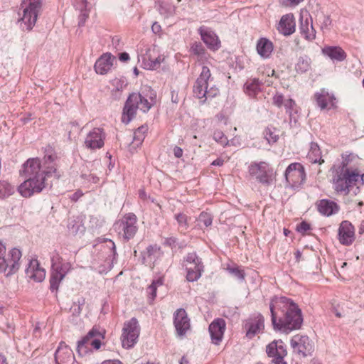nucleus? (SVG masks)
Returning a JSON list of instances; mask_svg holds the SVG:
<instances>
[{
    "label": "nucleus",
    "mask_w": 364,
    "mask_h": 364,
    "mask_svg": "<svg viewBox=\"0 0 364 364\" xmlns=\"http://www.w3.org/2000/svg\"><path fill=\"white\" fill-rule=\"evenodd\" d=\"M273 328L282 333H289L301 328L303 316L299 306L285 296H274L269 304Z\"/></svg>",
    "instance_id": "obj_1"
},
{
    "label": "nucleus",
    "mask_w": 364,
    "mask_h": 364,
    "mask_svg": "<svg viewBox=\"0 0 364 364\" xmlns=\"http://www.w3.org/2000/svg\"><path fill=\"white\" fill-rule=\"evenodd\" d=\"M330 171L332 176L331 181L335 192L345 196L349 194L350 188L356 184L360 176L358 169L348 168L346 161L333 165Z\"/></svg>",
    "instance_id": "obj_2"
},
{
    "label": "nucleus",
    "mask_w": 364,
    "mask_h": 364,
    "mask_svg": "<svg viewBox=\"0 0 364 364\" xmlns=\"http://www.w3.org/2000/svg\"><path fill=\"white\" fill-rule=\"evenodd\" d=\"M151 105L147 99L140 93L132 92L127 99L123 107L122 122L126 124L135 117L136 111L140 109L142 112H148Z\"/></svg>",
    "instance_id": "obj_3"
},
{
    "label": "nucleus",
    "mask_w": 364,
    "mask_h": 364,
    "mask_svg": "<svg viewBox=\"0 0 364 364\" xmlns=\"http://www.w3.org/2000/svg\"><path fill=\"white\" fill-rule=\"evenodd\" d=\"M21 252L17 248H12L6 252V247L0 242V272H6V275L16 273L20 268Z\"/></svg>",
    "instance_id": "obj_4"
},
{
    "label": "nucleus",
    "mask_w": 364,
    "mask_h": 364,
    "mask_svg": "<svg viewBox=\"0 0 364 364\" xmlns=\"http://www.w3.org/2000/svg\"><path fill=\"white\" fill-rule=\"evenodd\" d=\"M105 331L99 326H94L92 328L81 340L77 341V351L80 355H83L92 349L98 350L105 338Z\"/></svg>",
    "instance_id": "obj_5"
},
{
    "label": "nucleus",
    "mask_w": 364,
    "mask_h": 364,
    "mask_svg": "<svg viewBox=\"0 0 364 364\" xmlns=\"http://www.w3.org/2000/svg\"><path fill=\"white\" fill-rule=\"evenodd\" d=\"M53 173L56 179H59L61 176L57 168L54 166H48L46 169L41 170V161L38 157L28 159L23 164L20 170V176L24 178L37 176V175H46L50 177Z\"/></svg>",
    "instance_id": "obj_6"
},
{
    "label": "nucleus",
    "mask_w": 364,
    "mask_h": 364,
    "mask_svg": "<svg viewBox=\"0 0 364 364\" xmlns=\"http://www.w3.org/2000/svg\"><path fill=\"white\" fill-rule=\"evenodd\" d=\"M21 7L23 15L18 20L20 26L23 30L31 31L36 23L41 0H23Z\"/></svg>",
    "instance_id": "obj_7"
},
{
    "label": "nucleus",
    "mask_w": 364,
    "mask_h": 364,
    "mask_svg": "<svg viewBox=\"0 0 364 364\" xmlns=\"http://www.w3.org/2000/svg\"><path fill=\"white\" fill-rule=\"evenodd\" d=\"M137 218L133 213H126L122 219L115 222L114 227L119 235H122L123 240L128 242L132 239L137 230Z\"/></svg>",
    "instance_id": "obj_8"
},
{
    "label": "nucleus",
    "mask_w": 364,
    "mask_h": 364,
    "mask_svg": "<svg viewBox=\"0 0 364 364\" xmlns=\"http://www.w3.org/2000/svg\"><path fill=\"white\" fill-rule=\"evenodd\" d=\"M248 172L257 182L266 186L272 184L274 180L273 169L265 161L251 163L248 167Z\"/></svg>",
    "instance_id": "obj_9"
},
{
    "label": "nucleus",
    "mask_w": 364,
    "mask_h": 364,
    "mask_svg": "<svg viewBox=\"0 0 364 364\" xmlns=\"http://www.w3.org/2000/svg\"><path fill=\"white\" fill-rule=\"evenodd\" d=\"M47 177L46 175H37L25 178L26 180L18 188V192L24 198L41 193L46 188Z\"/></svg>",
    "instance_id": "obj_10"
},
{
    "label": "nucleus",
    "mask_w": 364,
    "mask_h": 364,
    "mask_svg": "<svg viewBox=\"0 0 364 364\" xmlns=\"http://www.w3.org/2000/svg\"><path fill=\"white\" fill-rule=\"evenodd\" d=\"M211 76L210 70L207 66H203L199 77L196 79L193 85V92L194 95L201 100V102L204 103L208 97H213L217 95L215 90L208 91V81Z\"/></svg>",
    "instance_id": "obj_11"
},
{
    "label": "nucleus",
    "mask_w": 364,
    "mask_h": 364,
    "mask_svg": "<svg viewBox=\"0 0 364 364\" xmlns=\"http://www.w3.org/2000/svg\"><path fill=\"white\" fill-rule=\"evenodd\" d=\"M186 270V279L190 282L198 281L204 272L202 259L196 252H189L184 258Z\"/></svg>",
    "instance_id": "obj_12"
},
{
    "label": "nucleus",
    "mask_w": 364,
    "mask_h": 364,
    "mask_svg": "<svg viewBox=\"0 0 364 364\" xmlns=\"http://www.w3.org/2000/svg\"><path fill=\"white\" fill-rule=\"evenodd\" d=\"M139 333L140 328L136 318H132L124 323L121 337L122 346L125 348H132L137 342Z\"/></svg>",
    "instance_id": "obj_13"
},
{
    "label": "nucleus",
    "mask_w": 364,
    "mask_h": 364,
    "mask_svg": "<svg viewBox=\"0 0 364 364\" xmlns=\"http://www.w3.org/2000/svg\"><path fill=\"white\" fill-rule=\"evenodd\" d=\"M293 353L299 358H306L314 351V343L307 336H294L290 341Z\"/></svg>",
    "instance_id": "obj_14"
},
{
    "label": "nucleus",
    "mask_w": 364,
    "mask_h": 364,
    "mask_svg": "<svg viewBox=\"0 0 364 364\" xmlns=\"http://www.w3.org/2000/svg\"><path fill=\"white\" fill-rule=\"evenodd\" d=\"M284 177L287 183L291 186L301 185L306 179L304 167L300 163H292L287 168Z\"/></svg>",
    "instance_id": "obj_15"
},
{
    "label": "nucleus",
    "mask_w": 364,
    "mask_h": 364,
    "mask_svg": "<svg viewBox=\"0 0 364 364\" xmlns=\"http://www.w3.org/2000/svg\"><path fill=\"white\" fill-rule=\"evenodd\" d=\"M266 353L272 358V364H287L284 358L287 355V351L284 342L282 340L273 341L266 347Z\"/></svg>",
    "instance_id": "obj_16"
},
{
    "label": "nucleus",
    "mask_w": 364,
    "mask_h": 364,
    "mask_svg": "<svg viewBox=\"0 0 364 364\" xmlns=\"http://www.w3.org/2000/svg\"><path fill=\"white\" fill-rule=\"evenodd\" d=\"M264 316L258 313L246 320L244 328L246 330V336L252 339L264 328Z\"/></svg>",
    "instance_id": "obj_17"
},
{
    "label": "nucleus",
    "mask_w": 364,
    "mask_h": 364,
    "mask_svg": "<svg viewBox=\"0 0 364 364\" xmlns=\"http://www.w3.org/2000/svg\"><path fill=\"white\" fill-rule=\"evenodd\" d=\"M338 239L343 245L349 246L355 241V228L352 223L348 220L341 223L338 231Z\"/></svg>",
    "instance_id": "obj_18"
},
{
    "label": "nucleus",
    "mask_w": 364,
    "mask_h": 364,
    "mask_svg": "<svg viewBox=\"0 0 364 364\" xmlns=\"http://www.w3.org/2000/svg\"><path fill=\"white\" fill-rule=\"evenodd\" d=\"M198 31L202 41L210 50L216 51L220 49V41L213 31L205 26H200Z\"/></svg>",
    "instance_id": "obj_19"
},
{
    "label": "nucleus",
    "mask_w": 364,
    "mask_h": 364,
    "mask_svg": "<svg viewBox=\"0 0 364 364\" xmlns=\"http://www.w3.org/2000/svg\"><path fill=\"white\" fill-rule=\"evenodd\" d=\"M105 138L103 129L95 127L87 134L85 146L90 149H101L104 146Z\"/></svg>",
    "instance_id": "obj_20"
},
{
    "label": "nucleus",
    "mask_w": 364,
    "mask_h": 364,
    "mask_svg": "<svg viewBox=\"0 0 364 364\" xmlns=\"http://www.w3.org/2000/svg\"><path fill=\"white\" fill-rule=\"evenodd\" d=\"M56 364H79L76 360L74 353L64 342H60L55 353Z\"/></svg>",
    "instance_id": "obj_21"
},
{
    "label": "nucleus",
    "mask_w": 364,
    "mask_h": 364,
    "mask_svg": "<svg viewBox=\"0 0 364 364\" xmlns=\"http://www.w3.org/2000/svg\"><path fill=\"white\" fill-rule=\"evenodd\" d=\"M173 323L177 333L182 336L190 328V319L183 309H178L173 315Z\"/></svg>",
    "instance_id": "obj_22"
},
{
    "label": "nucleus",
    "mask_w": 364,
    "mask_h": 364,
    "mask_svg": "<svg viewBox=\"0 0 364 364\" xmlns=\"http://www.w3.org/2000/svg\"><path fill=\"white\" fill-rule=\"evenodd\" d=\"M226 323L223 318L215 319L209 326V333L212 343L218 345L223 337Z\"/></svg>",
    "instance_id": "obj_23"
},
{
    "label": "nucleus",
    "mask_w": 364,
    "mask_h": 364,
    "mask_svg": "<svg viewBox=\"0 0 364 364\" xmlns=\"http://www.w3.org/2000/svg\"><path fill=\"white\" fill-rule=\"evenodd\" d=\"M296 22L292 14H285L282 16L277 29L279 33L288 36L295 32Z\"/></svg>",
    "instance_id": "obj_24"
},
{
    "label": "nucleus",
    "mask_w": 364,
    "mask_h": 364,
    "mask_svg": "<svg viewBox=\"0 0 364 364\" xmlns=\"http://www.w3.org/2000/svg\"><path fill=\"white\" fill-rule=\"evenodd\" d=\"M26 276L35 282H41L46 277V272L41 267L37 259H31L26 269Z\"/></svg>",
    "instance_id": "obj_25"
},
{
    "label": "nucleus",
    "mask_w": 364,
    "mask_h": 364,
    "mask_svg": "<svg viewBox=\"0 0 364 364\" xmlns=\"http://www.w3.org/2000/svg\"><path fill=\"white\" fill-rule=\"evenodd\" d=\"M114 57L107 53L102 55L95 62L94 68L97 74L105 75L112 67Z\"/></svg>",
    "instance_id": "obj_26"
},
{
    "label": "nucleus",
    "mask_w": 364,
    "mask_h": 364,
    "mask_svg": "<svg viewBox=\"0 0 364 364\" xmlns=\"http://www.w3.org/2000/svg\"><path fill=\"white\" fill-rule=\"evenodd\" d=\"M299 31L301 35L307 41H311L316 38V31L314 28L311 17L301 16Z\"/></svg>",
    "instance_id": "obj_27"
},
{
    "label": "nucleus",
    "mask_w": 364,
    "mask_h": 364,
    "mask_svg": "<svg viewBox=\"0 0 364 364\" xmlns=\"http://www.w3.org/2000/svg\"><path fill=\"white\" fill-rule=\"evenodd\" d=\"M318 211L323 215L331 216L339 210V205L334 201L322 199L316 203Z\"/></svg>",
    "instance_id": "obj_28"
},
{
    "label": "nucleus",
    "mask_w": 364,
    "mask_h": 364,
    "mask_svg": "<svg viewBox=\"0 0 364 364\" xmlns=\"http://www.w3.org/2000/svg\"><path fill=\"white\" fill-rule=\"evenodd\" d=\"M263 83L258 78L248 79L243 86L244 92L250 97L255 98L261 92Z\"/></svg>",
    "instance_id": "obj_29"
},
{
    "label": "nucleus",
    "mask_w": 364,
    "mask_h": 364,
    "mask_svg": "<svg viewBox=\"0 0 364 364\" xmlns=\"http://www.w3.org/2000/svg\"><path fill=\"white\" fill-rule=\"evenodd\" d=\"M190 53L196 56L197 60L204 63L210 58V55L206 51L200 42L196 41L191 46Z\"/></svg>",
    "instance_id": "obj_30"
},
{
    "label": "nucleus",
    "mask_w": 364,
    "mask_h": 364,
    "mask_svg": "<svg viewBox=\"0 0 364 364\" xmlns=\"http://www.w3.org/2000/svg\"><path fill=\"white\" fill-rule=\"evenodd\" d=\"M323 53L328 56L331 60L343 61L346 58L345 51L338 46H328L323 48Z\"/></svg>",
    "instance_id": "obj_31"
},
{
    "label": "nucleus",
    "mask_w": 364,
    "mask_h": 364,
    "mask_svg": "<svg viewBox=\"0 0 364 364\" xmlns=\"http://www.w3.org/2000/svg\"><path fill=\"white\" fill-rule=\"evenodd\" d=\"M257 50L262 57L268 58L273 50V44L267 38H261L257 41Z\"/></svg>",
    "instance_id": "obj_32"
},
{
    "label": "nucleus",
    "mask_w": 364,
    "mask_h": 364,
    "mask_svg": "<svg viewBox=\"0 0 364 364\" xmlns=\"http://www.w3.org/2000/svg\"><path fill=\"white\" fill-rule=\"evenodd\" d=\"M74 6L77 10L80 11L79 15V26H84L87 18L89 16V11L87 9V1L86 0H75Z\"/></svg>",
    "instance_id": "obj_33"
},
{
    "label": "nucleus",
    "mask_w": 364,
    "mask_h": 364,
    "mask_svg": "<svg viewBox=\"0 0 364 364\" xmlns=\"http://www.w3.org/2000/svg\"><path fill=\"white\" fill-rule=\"evenodd\" d=\"M307 158L309 161L313 164L318 163L319 164H321L324 162V160L322 159L321 151L317 143H311Z\"/></svg>",
    "instance_id": "obj_34"
},
{
    "label": "nucleus",
    "mask_w": 364,
    "mask_h": 364,
    "mask_svg": "<svg viewBox=\"0 0 364 364\" xmlns=\"http://www.w3.org/2000/svg\"><path fill=\"white\" fill-rule=\"evenodd\" d=\"M68 228L70 234L75 235L77 234H82L85 228L83 225L82 221L79 218L69 220L68 223Z\"/></svg>",
    "instance_id": "obj_35"
},
{
    "label": "nucleus",
    "mask_w": 364,
    "mask_h": 364,
    "mask_svg": "<svg viewBox=\"0 0 364 364\" xmlns=\"http://www.w3.org/2000/svg\"><path fill=\"white\" fill-rule=\"evenodd\" d=\"M311 60L308 55L300 56L295 65L297 73H304L311 69Z\"/></svg>",
    "instance_id": "obj_36"
},
{
    "label": "nucleus",
    "mask_w": 364,
    "mask_h": 364,
    "mask_svg": "<svg viewBox=\"0 0 364 364\" xmlns=\"http://www.w3.org/2000/svg\"><path fill=\"white\" fill-rule=\"evenodd\" d=\"M174 218L177 221L178 228L181 232L186 231L189 228L188 220L190 218L183 213L175 215Z\"/></svg>",
    "instance_id": "obj_37"
},
{
    "label": "nucleus",
    "mask_w": 364,
    "mask_h": 364,
    "mask_svg": "<svg viewBox=\"0 0 364 364\" xmlns=\"http://www.w3.org/2000/svg\"><path fill=\"white\" fill-rule=\"evenodd\" d=\"M164 279L161 277L152 281L151 284L148 287L146 291L151 299V301L154 300L156 296L157 287L163 284Z\"/></svg>",
    "instance_id": "obj_38"
},
{
    "label": "nucleus",
    "mask_w": 364,
    "mask_h": 364,
    "mask_svg": "<svg viewBox=\"0 0 364 364\" xmlns=\"http://www.w3.org/2000/svg\"><path fill=\"white\" fill-rule=\"evenodd\" d=\"M57 156L55 153H53L52 149L48 147V149H46V154L43 158V167L46 169V167L49 166H54L56 168V165L55 164V160L57 159Z\"/></svg>",
    "instance_id": "obj_39"
},
{
    "label": "nucleus",
    "mask_w": 364,
    "mask_h": 364,
    "mask_svg": "<svg viewBox=\"0 0 364 364\" xmlns=\"http://www.w3.org/2000/svg\"><path fill=\"white\" fill-rule=\"evenodd\" d=\"M64 279L60 273H56L52 270L50 277V289L51 291H55L58 289L60 282Z\"/></svg>",
    "instance_id": "obj_40"
},
{
    "label": "nucleus",
    "mask_w": 364,
    "mask_h": 364,
    "mask_svg": "<svg viewBox=\"0 0 364 364\" xmlns=\"http://www.w3.org/2000/svg\"><path fill=\"white\" fill-rule=\"evenodd\" d=\"M14 187L6 181H0V198H5L12 195Z\"/></svg>",
    "instance_id": "obj_41"
},
{
    "label": "nucleus",
    "mask_w": 364,
    "mask_h": 364,
    "mask_svg": "<svg viewBox=\"0 0 364 364\" xmlns=\"http://www.w3.org/2000/svg\"><path fill=\"white\" fill-rule=\"evenodd\" d=\"M328 98V94L324 90H321V92H316L315 94V99L316 103L318 106L320 107L321 109H325L327 107V100Z\"/></svg>",
    "instance_id": "obj_42"
},
{
    "label": "nucleus",
    "mask_w": 364,
    "mask_h": 364,
    "mask_svg": "<svg viewBox=\"0 0 364 364\" xmlns=\"http://www.w3.org/2000/svg\"><path fill=\"white\" fill-rule=\"evenodd\" d=\"M144 65L149 70H155L158 68L161 64V59L159 57L155 59H151L150 57L144 58Z\"/></svg>",
    "instance_id": "obj_43"
},
{
    "label": "nucleus",
    "mask_w": 364,
    "mask_h": 364,
    "mask_svg": "<svg viewBox=\"0 0 364 364\" xmlns=\"http://www.w3.org/2000/svg\"><path fill=\"white\" fill-rule=\"evenodd\" d=\"M147 130L148 127L146 126L139 127L134 133V141L141 144L145 137V133L147 132Z\"/></svg>",
    "instance_id": "obj_44"
},
{
    "label": "nucleus",
    "mask_w": 364,
    "mask_h": 364,
    "mask_svg": "<svg viewBox=\"0 0 364 364\" xmlns=\"http://www.w3.org/2000/svg\"><path fill=\"white\" fill-rule=\"evenodd\" d=\"M214 140L222 145L225 146L228 144V139L224 133L220 130H215L213 133Z\"/></svg>",
    "instance_id": "obj_45"
},
{
    "label": "nucleus",
    "mask_w": 364,
    "mask_h": 364,
    "mask_svg": "<svg viewBox=\"0 0 364 364\" xmlns=\"http://www.w3.org/2000/svg\"><path fill=\"white\" fill-rule=\"evenodd\" d=\"M71 268V264L69 262L60 263L56 267H55L52 270L56 273H60V274L63 275V277H65L67 273Z\"/></svg>",
    "instance_id": "obj_46"
},
{
    "label": "nucleus",
    "mask_w": 364,
    "mask_h": 364,
    "mask_svg": "<svg viewBox=\"0 0 364 364\" xmlns=\"http://www.w3.org/2000/svg\"><path fill=\"white\" fill-rule=\"evenodd\" d=\"M228 271L235 277L240 281H243L245 277V273L244 270L239 269L237 267H228Z\"/></svg>",
    "instance_id": "obj_47"
},
{
    "label": "nucleus",
    "mask_w": 364,
    "mask_h": 364,
    "mask_svg": "<svg viewBox=\"0 0 364 364\" xmlns=\"http://www.w3.org/2000/svg\"><path fill=\"white\" fill-rule=\"evenodd\" d=\"M198 221L199 223H203L205 227H209L212 224L213 218L209 213L202 212L199 215Z\"/></svg>",
    "instance_id": "obj_48"
},
{
    "label": "nucleus",
    "mask_w": 364,
    "mask_h": 364,
    "mask_svg": "<svg viewBox=\"0 0 364 364\" xmlns=\"http://www.w3.org/2000/svg\"><path fill=\"white\" fill-rule=\"evenodd\" d=\"M285 102L284 95L282 93L277 92L273 98H272V103L276 107L280 108L282 105H284Z\"/></svg>",
    "instance_id": "obj_49"
},
{
    "label": "nucleus",
    "mask_w": 364,
    "mask_h": 364,
    "mask_svg": "<svg viewBox=\"0 0 364 364\" xmlns=\"http://www.w3.org/2000/svg\"><path fill=\"white\" fill-rule=\"evenodd\" d=\"M265 139L269 143L276 142L278 139V135L275 134L274 132L269 128H267L264 132Z\"/></svg>",
    "instance_id": "obj_50"
},
{
    "label": "nucleus",
    "mask_w": 364,
    "mask_h": 364,
    "mask_svg": "<svg viewBox=\"0 0 364 364\" xmlns=\"http://www.w3.org/2000/svg\"><path fill=\"white\" fill-rule=\"evenodd\" d=\"M113 84L116 85V89L112 91V95H117V94H120V92L122 91L124 87L126 85L124 84V81L119 79L114 80Z\"/></svg>",
    "instance_id": "obj_51"
},
{
    "label": "nucleus",
    "mask_w": 364,
    "mask_h": 364,
    "mask_svg": "<svg viewBox=\"0 0 364 364\" xmlns=\"http://www.w3.org/2000/svg\"><path fill=\"white\" fill-rule=\"evenodd\" d=\"M284 106L286 109V112L291 117L292 115V112L294 110V107L296 106V102L291 98H289L285 100Z\"/></svg>",
    "instance_id": "obj_52"
},
{
    "label": "nucleus",
    "mask_w": 364,
    "mask_h": 364,
    "mask_svg": "<svg viewBox=\"0 0 364 364\" xmlns=\"http://www.w3.org/2000/svg\"><path fill=\"white\" fill-rule=\"evenodd\" d=\"M62 262V257L57 251H54L51 256L52 269Z\"/></svg>",
    "instance_id": "obj_53"
},
{
    "label": "nucleus",
    "mask_w": 364,
    "mask_h": 364,
    "mask_svg": "<svg viewBox=\"0 0 364 364\" xmlns=\"http://www.w3.org/2000/svg\"><path fill=\"white\" fill-rule=\"evenodd\" d=\"M310 229H311L310 225L305 221H302L301 223H299L296 226V230L299 232H301L302 234H304L307 230H309Z\"/></svg>",
    "instance_id": "obj_54"
},
{
    "label": "nucleus",
    "mask_w": 364,
    "mask_h": 364,
    "mask_svg": "<svg viewBox=\"0 0 364 364\" xmlns=\"http://www.w3.org/2000/svg\"><path fill=\"white\" fill-rule=\"evenodd\" d=\"M321 18H323V21L321 22V28L322 29L323 28H328V26L331 25V20L330 18V17L328 16H325L323 14H322V16H321Z\"/></svg>",
    "instance_id": "obj_55"
},
{
    "label": "nucleus",
    "mask_w": 364,
    "mask_h": 364,
    "mask_svg": "<svg viewBox=\"0 0 364 364\" xmlns=\"http://www.w3.org/2000/svg\"><path fill=\"white\" fill-rule=\"evenodd\" d=\"M159 248L155 245H149L146 248V254L148 257L154 255Z\"/></svg>",
    "instance_id": "obj_56"
},
{
    "label": "nucleus",
    "mask_w": 364,
    "mask_h": 364,
    "mask_svg": "<svg viewBox=\"0 0 364 364\" xmlns=\"http://www.w3.org/2000/svg\"><path fill=\"white\" fill-rule=\"evenodd\" d=\"M173 151L174 156L176 158H181L183 156V149L179 146H176L173 148Z\"/></svg>",
    "instance_id": "obj_57"
},
{
    "label": "nucleus",
    "mask_w": 364,
    "mask_h": 364,
    "mask_svg": "<svg viewBox=\"0 0 364 364\" xmlns=\"http://www.w3.org/2000/svg\"><path fill=\"white\" fill-rule=\"evenodd\" d=\"M151 30L156 34L159 33L161 31V25L157 22H154L151 26Z\"/></svg>",
    "instance_id": "obj_58"
},
{
    "label": "nucleus",
    "mask_w": 364,
    "mask_h": 364,
    "mask_svg": "<svg viewBox=\"0 0 364 364\" xmlns=\"http://www.w3.org/2000/svg\"><path fill=\"white\" fill-rule=\"evenodd\" d=\"M223 164H224V160L221 158L216 159L211 164V165L217 166H222Z\"/></svg>",
    "instance_id": "obj_59"
},
{
    "label": "nucleus",
    "mask_w": 364,
    "mask_h": 364,
    "mask_svg": "<svg viewBox=\"0 0 364 364\" xmlns=\"http://www.w3.org/2000/svg\"><path fill=\"white\" fill-rule=\"evenodd\" d=\"M119 60L122 62H126L129 59V55L127 53L124 52L119 54Z\"/></svg>",
    "instance_id": "obj_60"
},
{
    "label": "nucleus",
    "mask_w": 364,
    "mask_h": 364,
    "mask_svg": "<svg viewBox=\"0 0 364 364\" xmlns=\"http://www.w3.org/2000/svg\"><path fill=\"white\" fill-rule=\"evenodd\" d=\"M87 180L89 181H91L94 183H97L100 181V178L99 177H97V176L94 175V174H90L89 176H88V178Z\"/></svg>",
    "instance_id": "obj_61"
},
{
    "label": "nucleus",
    "mask_w": 364,
    "mask_h": 364,
    "mask_svg": "<svg viewBox=\"0 0 364 364\" xmlns=\"http://www.w3.org/2000/svg\"><path fill=\"white\" fill-rule=\"evenodd\" d=\"M101 364H123L119 360H108L103 361Z\"/></svg>",
    "instance_id": "obj_62"
},
{
    "label": "nucleus",
    "mask_w": 364,
    "mask_h": 364,
    "mask_svg": "<svg viewBox=\"0 0 364 364\" xmlns=\"http://www.w3.org/2000/svg\"><path fill=\"white\" fill-rule=\"evenodd\" d=\"M176 242V239L175 237H169L167 238L166 240V243L169 246L174 245Z\"/></svg>",
    "instance_id": "obj_63"
},
{
    "label": "nucleus",
    "mask_w": 364,
    "mask_h": 364,
    "mask_svg": "<svg viewBox=\"0 0 364 364\" xmlns=\"http://www.w3.org/2000/svg\"><path fill=\"white\" fill-rule=\"evenodd\" d=\"M358 233L360 235L364 233V221H362L360 225L358 226Z\"/></svg>",
    "instance_id": "obj_64"
}]
</instances>
